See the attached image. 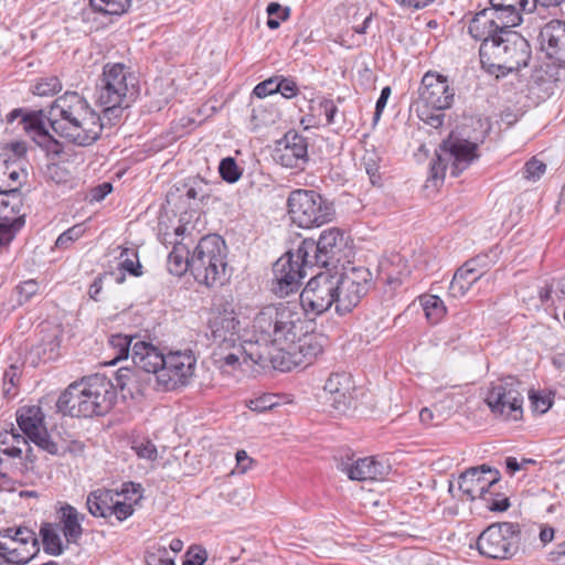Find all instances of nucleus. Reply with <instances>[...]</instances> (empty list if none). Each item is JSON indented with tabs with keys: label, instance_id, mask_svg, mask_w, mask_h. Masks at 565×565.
<instances>
[{
	"label": "nucleus",
	"instance_id": "f257e3e1",
	"mask_svg": "<svg viewBox=\"0 0 565 565\" xmlns=\"http://www.w3.org/2000/svg\"><path fill=\"white\" fill-rule=\"evenodd\" d=\"M352 254L350 236L338 227L324 230L318 241L305 238L297 249L286 252L273 266L271 291L279 298L299 290L307 267H337Z\"/></svg>",
	"mask_w": 565,
	"mask_h": 565
},
{
	"label": "nucleus",
	"instance_id": "f03ea898",
	"mask_svg": "<svg viewBox=\"0 0 565 565\" xmlns=\"http://www.w3.org/2000/svg\"><path fill=\"white\" fill-rule=\"evenodd\" d=\"M245 345L241 343V321L232 294L214 303V366L223 376L236 377L242 373V356L244 362L250 360Z\"/></svg>",
	"mask_w": 565,
	"mask_h": 565
},
{
	"label": "nucleus",
	"instance_id": "7ed1b4c3",
	"mask_svg": "<svg viewBox=\"0 0 565 565\" xmlns=\"http://www.w3.org/2000/svg\"><path fill=\"white\" fill-rule=\"evenodd\" d=\"M301 312L296 305L279 303L263 307L253 319L249 349L279 353L302 331Z\"/></svg>",
	"mask_w": 565,
	"mask_h": 565
},
{
	"label": "nucleus",
	"instance_id": "20e7f679",
	"mask_svg": "<svg viewBox=\"0 0 565 565\" xmlns=\"http://www.w3.org/2000/svg\"><path fill=\"white\" fill-rule=\"evenodd\" d=\"M116 399L111 380L94 374L68 385L58 397L57 408L72 417L103 416L113 408Z\"/></svg>",
	"mask_w": 565,
	"mask_h": 565
},
{
	"label": "nucleus",
	"instance_id": "39448f33",
	"mask_svg": "<svg viewBox=\"0 0 565 565\" xmlns=\"http://www.w3.org/2000/svg\"><path fill=\"white\" fill-rule=\"evenodd\" d=\"M479 55L482 67L488 73L499 76V73L505 75L527 66L532 50L525 38L508 30L494 40L481 43Z\"/></svg>",
	"mask_w": 565,
	"mask_h": 565
},
{
	"label": "nucleus",
	"instance_id": "423d86ee",
	"mask_svg": "<svg viewBox=\"0 0 565 565\" xmlns=\"http://www.w3.org/2000/svg\"><path fill=\"white\" fill-rule=\"evenodd\" d=\"M323 341L322 335L305 331V326H302V331L297 334V338L291 339L290 343H287L279 353L262 352L254 350L253 347L246 353L254 364L264 369L270 366L281 372H288L294 367L311 364L322 353Z\"/></svg>",
	"mask_w": 565,
	"mask_h": 565
},
{
	"label": "nucleus",
	"instance_id": "0eeeda50",
	"mask_svg": "<svg viewBox=\"0 0 565 565\" xmlns=\"http://www.w3.org/2000/svg\"><path fill=\"white\" fill-rule=\"evenodd\" d=\"M134 76L122 63H107L96 86V103L107 124L115 125L128 107V94L135 88Z\"/></svg>",
	"mask_w": 565,
	"mask_h": 565
},
{
	"label": "nucleus",
	"instance_id": "6e6552de",
	"mask_svg": "<svg viewBox=\"0 0 565 565\" xmlns=\"http://www.w3.org/2000/svg\"><path fill=\"white\" fill-rule=\"evenodd\" d=\"M337 287V313L351 312L365 297L372 286V273L363 266L343 267L341 273L332 274Z\"/></svg>",
	"mask_w": 565,
	"mask_h": 565
},
{
	"label": "nucleus",
	"instance_id": "1a4fd4ad",
	"mask_svg": "<svg viewBox=\"0 0 565 565\" xmlns=\"http://www.w3.org/2000/svg\"><path fill=\"white\" fill-rule=\"evenodd\" d=\"M291 222L301 228L320 226L330 221L333 207L312 190H296L288 198Z\"/></svg>",
	"mask_w": 565,
	"mask_h": 565
},
{
	"label": "nucleus",
	"instance_id": "9d476101",
	"mask_svg": "<svg viewBox=\"0 0 565 565\" xmlns=\"http://www.w3.org/2000/svg\"><path fill=\"white\" fill-rule=\"evenodd\" d=\"M522 531L519 523H493L477 540L479 553L489 558L508 559L518 553Z\"/></svg>",
	"mask_w": 565,
	"mask_h": 565
},
{
	"label": "nucleus",
	"instance_id": "9b49d317",
	"mask_svg": "<svg viewBox=\"0 0 565 565\" xmlns=\"http://www.w3.org/2000/svg\"><path fill=\"white\" fill-rule=\"evenodd\" d=\"M209 245L210 236H203L191 258L188 257L189 250L184 245H175L168 256L169 273L180 277L190 269L194 279L209 288V269L212 267V249Z\"/></svg>",
	"mask_w": 565,
	"mask_h": 565
},
{
	"label": "nucleus",
	"instance_id": "f8f14e48",
	"mask_svg": "<svg viewBox=\"0 0 565 565\" xmlns=\"http://www.w3.org/2000/svg\"><path fill=\"white\" fill-rule=\"evenodd\" d=\"M486 403L495 416L519 420L523 414L521 382L514 376H507L491 383Z\"/></svg>",
	"mask_w": 565,
	"mask_h": 565
},
{
	"label": "nucleus",
	"instance_id": "ddd939ff",
	"mask_svg": "<svg viewBox=\"0 0 565 565\" xmlns=\"http://www.w3.org/2000/svg\"><path fill=\"white\" fill-rule=\"evenodd\" d=\"M300 306L307 317H317L337 307V287L332 274L324 271L313 276L300 292Z\"/></svg>",
	"mask_w": 565,
	"mask_h": 565
},
{
	"label": "nucleus",
	"instance_id": "4468645a",
	"mask_svg": "<svg viewBox=\"0 0 565 565\" xmlns=\"http://www.w3.org/2000/svg\"><path fill=\"white\" fill-rule=\"evenodd\" d=\"M0 552L13 565L26 564L39 552V539L35 532L26 526L1 530Z\"/></svg>",
	"mask_w": 565,
	"mask_h": 565
},
{
	"label": "nucleus",
	"instance_id": "2eb2a0df",
	"mask_svg": "<svg viewBox=\"0 0 565 565\" xmlns=\"http://www.w3.org/2000/svg\"><path fill=\"white\" fill-rule=\"evenodd\" d=\"M195 358L191 352L175 351L166 354L159 370L156 386L161 391H172L188 384L193 375Z\"/></svg>",
	"mask_w": 565,
	"mask_h": 565
},
{
	"label": "nucleus",
	"instance_id": "dca6fc26",
	"mask_svg": "<svg viewBox=\"0 0 565 565\" xmlns=\"http://www.w3.org/2000/svg\"><path fill=\"white\" fill-rule=\"evenodd\" d=\"M90 108L88 102L78 93L66 92L53 102L44 120L46 119L54 132L60 135L62 129L76 122Z\"/></svg>",
	"mask_w": 565,
	"mask_h": 565
},
{
	"label": "nucleus",
	"instance_id": "f3484780",
	"mask_svg": "<svg viewBox=\"0 0 565 565\" xmlns=\"http://www.w3.org/2000/svg\"><path fill=\"white\" fill-rule=\"evenodd\" d=\"M455 89L447 76L437 72H427L418 88V99L415 104L431 106L435 110H445L451 107Z\"/></svg>",
	"mask_w": 565,
	"mask_h": 565
},
{
	"label": "nucleus",
	"instance_id": "a211bd4d",
	"mask_svg": "<svg viewBox=\"0 0 565 565\" xmlns=\"http://www.w3.org/2000/svg\"><path fill=\"white\" fill-rule=\"evenodd\" d=\"M17 423L20 429L39 448L55 455L58 450L57 445L51 439L44 424V414L42 408L36 405L23 406L17 412Z\"/></svg>",
	"mask_w": 565,
	"mask_h": 565
},
{
	"label": "nucleus",
	"instance_id": "6ab92c4d",
	"mask_svg": "<svg viewBox=\"0 0 565 565\" xmlns=\"http://www.w3.org/2000/svg\"><path fill=\"white\" fill-rule=\"evenodd\" d=\"M500 479L501 473L498 469L483 463L461 472L458 477V486L468 500L475 501L486 498L487 492L493 489Z\"/></svg>",
	"mask_w": 565,
	"mask_h": 565
},
{
	"label": "nucleus",
	"instance_id": "aec40b11",
	"mask_svg": "<svg viewBox=\"0 0 565 565\" xmlns=\"http://www.w3.org/2000/svg\"><path fill=\"white\" fill-rule=\"evenodd\" d=\"M478 140V138H476ZM443 151L449 163L445 168L451 177H456L463 171L478 158V141H471L466 138L450 134L443 142Z\"/></svg>",
	"mask_w": 565,
	"mask_h": 565
},
{
	"label": "nucleus",
	"instance_id": "412c9836",
	"mask_svg": "<svg viewBox=\"0 0 565 565\" xmlns=\"http://www.w3.org/2000/svg\"><path fill=\"white\" fill-rule=\"evenodd\" d=\"M107 122L104 115L100 117L93 108L82 115L76 122L62 129L60 136L78 146H89L100 136L102 130Z\"/></svg>",
	"mask_w": 565,
	"mask_h": 565
},
{
	"label": "nucleus",
	"instance_id": "4be33fe9",
	"mask_svg": "<svg viewBox=\"0 0 565 565\" xmlns=\"http://www.w3.org/2000/svg\"><path fill=\"white\" fill-rule=\"evenodd\" d=\"M326 402L338 413H345L352 404L353 382L351 375L332 373L323 386Z\"/></svg>",
	"mask_w": 565,
	"mask_h": 565
},
{
	"label": "nucleus",
	"instance_id": "5701e85b",
	"mask_svg": "<svg viewBox=\"0 0 565 565\" xmlns=\"http://www.w3.org/2000/svg\"><path fill=\"white\" fill-rule=\"evenodd\" d=\"M338 469L349 479L356 481L382 480L390 471V466L374 457L359 458L353 462L341 461Z\"/></svg>",
	"mask_w": 565,
	"mask_h": 565
},
{
	"label": "nucleus",
	"instance_id": "b1692460",
	"mask_svg": "<svg viewBox=\"0 0 565 565\" xmlns=\"http://www.w3.org/2000/svg\"><path fill=\"white\" fill-rule=\"evenodd\" d=\"M21 124L23 129L47 154L58 156L63 151L62 143L54 139L45 127L43 110L24 114Z\"/></svg>",
	"mask_w": 565,
	"mask_h": 565
},
{
	"label": "nucleus",
	"instance_id": "393cba45",
	"mask_svg": "<svg viewBox=\"0 0 565 565\" xmlns=\"http://www.w3.org/2000/svg\"><path fill=\"white\" fill-rule=\"evenodd\" d=\"M163 354L157 347L150 342L136 340L132 344L131 359L134 365L141 370L145 374L157 380L159 370L164 362Z\"/></svg>",
	"mask_w": 565,
	"mask_h": 565
},
{
	"label": "nucleus",
	"instance_id": "a878e982",
	"mask_svg": "<svg viewBox=\"0 0 565 565\" xmlns=\"http://www.w3.org/2000/svg\"><path fill=\"white\" fill-rule=\"evenodd\" d=\"M541 45L546 54L565 65V22L552 20L540 32Z\"/></svg>",
	"mask_w": 565,
	"mask_h": 565
},
{
	"label": "nucleus",
	"instance_id": "bb28decb",
	"mask_svg": "<svg viewBox=\"0 0 565 565\" xmlns=\"http://www.w3.org/2000/svg\"><path fill=\"white\" fill-rule=\"evenodd\" d=\"M62 337L61 324L43 323L40 341L32 348L31 353L43 362L55 361L61 355Z\"/></svg>",
	"mask_w": 565,
	"mask_h": 565
},
{
	"label": "nucleus",
	"instance_id": "cd10ccee",
	"mask_svg": "<svg viewBox=\"0 0 565 565\" xmlns=\"http://www.w3.org/2000/svg\"><path fill=\"white\" fill-rule=\"evenodd\" d=\"M150 376L135 367H120L115 373V388L118 387L131 398L143 394L150 383Z\"/></svg>",
	"mask_w": 565,
	"mask_h": 565
},
{
	"label": "nucleus",
	"instance_id": "c85d7f7f",
	"mask_svg": "<svg viewBox=\"0 0 565 565\" xmlns=\"http://www.w3.org/2000/svg\"><path fill=\"white\" fill-rule=\"evenodd\" d=\"M469 34L477 41L486 43L492 41L503 32V28L498 24L493 13L488 8L477 12L468 24Z\"/></svg>",
	"mask_w": 565,
	"mask_h": 565
},
{
	"label": "nucleus",
	"instance_id": "c756f323",
	"mask_svg": "<svg viewBox=\"0 0 565 565\" xmlns=\"http://www.w3.org/2000/svg\"><path fill=\"white\" fill-rule=\"evenodd\" d=\"M286 143L277 150V161L287 168H299L306 162L307 143L305 139L297 134H287Z\"/></svg>",
	"mask_w": 565,
	"mask_h": 565
},
{
	"label": "nucleus",
	"instance_id": "7c9ffc66",
	"mask_svg": "<svg viewBox=\"0 0 565 565\" xmlns=\"http://www.w3.org/2000/svg\"><path fill=\"white\" fill-rule=\"evenodd\" d=\"M58 529L63 532L67 543H77L83 534V515L71 504H63L57 510Z\"/></svg>",
	"mask_w": 565,
	"mask_h": 565
},
{
	"label": "nucleus",
	"instance_id": "2f4dec72",
	"mask_svg": "<svg viewBox=\"0 0 565 565\" xmlns=\"http://www.w3.org/2000/svg\"><path fill=\"white\" fill-rule=\"evenodd\" d=\"M482 277V268L475 267L473 262H466L454 275L449 292L454 297L465 296Z\"/></svg>",
	"mask_w": 565,
	"mask_h": 565
},
{
	"label": "nucleus",
	"instance_id": "473e14b6",
	"mask_svg": "<svg viewBox=\"0 0 565 565\" xmlns=\"http://www.w3.org/2000/svg\"><path fill=\"white\" fill-rule=\"evenodd\" d=\"M26 446V438L15 433L12 428L11 430L0 431V473L2 472L4 467V459L2 456H6L8 459H22V448Z\"/></svg>",
	"mask_w": 565,
	"mask_h": 565
},
{
	"label": "nucleus",
	"instance_id": "72a5a7b5",
	"mask_svg": "<svg viewBox=\"0 0 565 565\" xmlns=\"http://www.w3.org/2000/svg\"><path fill=\"white\" fill-rule=\"evenodd\" d=\"M214 249H216L217 254L214 253V285L217 282L221 287L226 286L234 273L232 266L228 265L227 257V247L225 245V241L222 236L214 233Z\"/></svg>",
	"mask_w": 565,
	"mask_h": 565
},
{
	"label": "nucleus",
	"instance_id": "f704fd0d",
	"mask_svg": "<svg viewBox=\"0 0 565 565\" xmlns=\"http://www.w3.org/2000/svg\"><path fill=\"white\" fill-rule=\"evenodd\" d=\"M489 3L490 6L487 8L493 13L494 19L503 28V31L511 30L524 22V15L515 8H511L508 3L503 2V0H490Z\"/></svg>",
	"mask_w": 565,
	"mask_h": 565
},
{
	"label": "nucleus",
	"instance_id": "c9c22d12",
	"mask_svg": "<svg viewBox=\"0 0 565 565\" xmlns=\"http://www.w3.org/2000/svg\"><path fill=\"white\" fill-rule=\"evenodd\" d=\"M115 498H119V493L97 489L88 494L86 505L92 515L96 518H108L111 515V507Z\"/></svg>",
	"mask_w": 565,
	"mask_h": 565
},
{
	"label": "nucleus",
	"instance_id": "e433bc0d",
	"mask_svg": "<svg viewBox=\"0 0 565 565\" xmlns=\"http://www.w3.org/2000/svg\"><path fill=\"white\" fill-rule=\"evenodd\" d=\"M58 525L52 523H43L40 529L43 547L46 553L60 555L64 551V545L60 536Z\"/></svg>",
	"mask_w": 565,
	"mask_h": 565
},
{
	"label": "nucleus",
	"instance_id": "4c0bfd02",
	"mask_svg": "<svg viewBox=\"0 0 565 565\" xmlns=\"http://www.w3.org/2000/svg\"><path fill=\"white\" fill-rule=\"evenodd\" d=\"M25 224V214L10 217L0 216V247L8 246Z\"/></svg>",
	"mask_w": 565,
	"mask_h": 565
},
{
	"label": "nucleus",
	"instance_id": "58836bf2",
	"mask_svg": "<svg viewBox=\"0 0 565 565\" xmlns=\"http://www.w3.org/2000/svg\"><path fill=\"white\" fill-rule=\"evenodd\" d=\"M420 305L424 309L427 320L431 324L438 323L446 315L444 301L435 295H425L420 297Z\"/></svg>",
	"mask_w": 565,
	"mask_h": 565
},
{
	"label": "nucleus",
	"instance_id": "ea45409f",
	"mask_svg": "<svg viewBox=\"0 0 565 565\" xmlns=\"http://www.w3.org/2000/svg\"><path fill=\"white\" fill-rule=\"evenodd\" d=\"M131 0H89L95 11L105 14H122L130 7Z\"/></svg>",
	"mask_w": 565,
	"mask_h": 565
},
{
	"label": "nucleus",
	"instance_id": "a19ab883",
	"mask_svg": "<svg viewBox=\"0 0 565 565\" xmlns=\"http://www.w3.org/2000/svg\"><path fill=\"white\" fill-rule=\"evenodd\" d=\"M415 110L419 119L433 128H439L444 124L445 115L443 110H435L431 106L415 104Z\"/></svg>",
	"mask_w": 565,
	"mask_h": 565
},
{
	"label": "nucleus",
	"instance_id": "79ce46f5",
	"mask_svg": "<svg viewBox=\"0 0 565 565\" xmlns=\"http://www.w3.org/2000/svg\"><path fill=\"white\" fill-rule=\"evenodd\" d=\"M121 262L119 263V269L127 271L136 277L141 276V264L138 259L137 253L129 248H122L120 253Z\"/></svg>",
	"mask_w": 565,
	"mask_h": 565
},
{
	"label": "nucleus",
	"instance_id": "37998d69",
	"mask_svg": "<svg viewBox=\"0 0 565 565\" xmlns=\"http://www.w3.org/2000/svg\"><path fill=\"white\" fill-rule=\"evenodd\" d=\"M486 498H480L486 508L493 512H504L510 508V500L504 494L490 489Z\"/></svg>",
	"mask_w": 565,
	"mask_h": 565
},
{
	"label": "nucleus",
	"instance_id": "c03bdc74",
	"mask_svg": "<svg viewBox=\"0 0 565 565\" xmlns=\"http://www.w3.org/2000/svg\"><path fill=\"white\" fill-rule=\"evenodd\" d=\"M266 12L268 14L267 26L270 30L279 28L280 22L289 18L290 8H282L278 2H270L267 6Z\"/></svg>",
	"mask_w": 565,
	"mask_h": 565
},
{
	"label": "nucleus",
	"instance_id": "a18cd8bd",
	"mask_svg": "<svg viewBox=\"0 0 565 565\" xmlns=\"http://www.w3.org/2000/svg\"><path fill=\"white\" fill-rule=\"evenodd\" d=\"M62 89V84L56 76L40 78L33 88V94L38 96H52Z\"/></svg>",
	"mask_w": 565,
	"mask_h": 565
},
{
	"label": "nucleus",
	"instance_id": "49530a36",
	"mask_svg": "<svg viewBox=\"0 0 565 565\" xmlns=\"http://www.w3.org/2000/svg\"><path fill=\"white\" fill-rule=\"evenodd\" d=\"M134 340H136V338L124 334H114L110 337L109 343L113 349L117 351L116 360L128 358Z\"/></svg>",
	"mask_w": 565,
	"mask_h": 565
},
{
	"label": "nucleus",
	"instance_id": "de8ad7c7",
	"mask_svg": "<svg viewBox=\"0 0 565 565\" xmlns=\"http://www.w3.org/2000/svg\"><path fill=\"white\" fill-rule=\"evenodd\" d=\"M9 171H2V177H20V174L29 175L32 172V167L24 158L9 157Z\"/></svg>",
	"mask_w": 565,
	"mask_h": 565
},
{
	"label": "nucleus",
	"instance_id": "09e8293b",
	"mask_svg": "<svg viewBox=\"0 0 565 565\" xmlns=\"http://www.w3.org/2000/svg\"><path fill=\"white\" fill-rule=\"evenodd\" d=\"M85 232L82 224H76L63 232L56 239L55 245L58 248H66L71 243L78 239Z\"/></svg>",
	"mask_w": 565,
	"mask_h": 565
},
{
	"label": "nucleus",
	"instance_id": "8fccbe9b",
	"mask_svg": "<svg viewBox=\"0 0 565 565\" xmlns=\"http://www.w3.org/2000/svg\"><path fill=\"white\" fill-rule=\"evenodd\" d=\"M29 440L30 439H26L25 448H22V462H20V466L17 467L22 476H26L28 473L33 472L35 468L36 456L33 454Z\"/></svg>",
	"mask_w": 565,
	"mask_h": 565
},
{
	"label": "nucleus",
	"instance_id": "3c124183",
	"mask_svg": "<svg viewBox=\"0 0 565 565\" xmlns=\"http://www.w3.org/2000/svg\"><path fill=\"white\" fill-rule=\"evenodd\" d=\"M146 561L148 565H174V561L169 557L168 550L161 546L148 553Z\"/></svg>",
	"mask_w": 565,
	"mask_h": 565
},
{
	"label": "nucleus",
	"instance_id": "603ef678",
	"mask_svg": "<svg viewBox=\"0 0 565 565\" xmlns=\"http://www.w3.org/2000/svg\"><path fill=\"white\" fill-rule=\"evenodd\" d=\"M39 290V284L34 279H29L21 282L17 287L19 294V303L29 301Z\"/></svg>",
	"mask_w": 565,
	"mask_h": 565
},
{
	"label": "nucleus",
	"instance_id": "864d4df0",
	"mask_svg": "<svg viewBox=\"0 0 565 565\" xmlns=\"http://www.w3.org/2000/svg\"><path fill=\"white\" fill-rule=\"evenodd\" d=\"M206 558V551L200 546L194 545L186 551L183 565H203Z\"/></svg>",
	"mask_w": 565,
	"mask_h": 565
},
{
	"label": "nucleus",
	"instance_id": "5fc2aeb1",
	"mask_svg": "<svg viewBox=\"0 0 565 565\" xmlns=\"http://www.w3.org/2000/svg\"><path fill=\"white\" fill-rule=\"evenodd\" d=\"M361 166L369 177H375L380 172L379 157L373 151H366L363 154Z\"/></svg>",
	"mask_w": 565,
	"mask_h": 565
},
{
	"label": "nucleus",
	"instance_id": "6e6d98bb",
	"mask_svg": "<svg viewBox=\"0 0 565 565\" xmlns=\"http://www.w3.org/2000/svg\"><path fill=\"white\" fill-rule=\"evenodd\" d=\"M132 448L140 458L154 460L157 458V448L150 440L135 443Z\"/></svg>",
	"mask_w": 565,
	"mask_h": 565
},
{
	"label": "nucleus",
	"instance_id": "4d7b16f0",
	"mask_svg": "<svg viewBox=\"0 0 565 565\" xmlns=\"http://www.w3.org/2000/svg\"><path fill=\"white\" fill-rule=\"evenodd\" d=\"M546 163L536 156L532 157L524 166L525 177H541L546 172Z\"/></svg>",
	"mask_w": 565,
	"mask_h": 565
},
{
	"label": "nucleus",
	"instance_id": "13d9d810",
	"mask_svg": "<svg viewBox=\"0 0 565 565\" xmlns=\"http://www.w3.org/2000/svg\"><path fill=\"white\" fill-rule=\"evenodd\" d=\"M277 93H280L285 98H292L298 94V87L294 79L277 76Z\"/></svg>",
	"mask_w": 565,
	"mask_h": 565
},
{
	"label": "nucleus",
	"instance_id": "bf43d9fd",
	"mask_svg": "<svg viewBox=\"0 0 565 565\" xmlns=\"http://www.w3.org/2000/svg\"><path fill=\"white\" fill-rule=\"evenodd\" d=\"M277 89L279 86H277V76H275L257 84L253 92L257 97L263 98L277 93Z\"/></svg>",
	"mask_w": 565,
	"mask_h": 565
},
{
	"label": "nucleus",
	"instance_id": "052dcab7",
	"mask_svg": "<svg viewBox=\"0 0 565 565\" xmlns=\"http://www.w3.org/2000/svg\"><path fill=\"white\" fill-rule=\"evenodd\" d=\"M20 379L19 369L14 365H11L8 370H6L3 374V393L4 395L12 394L11 391L17 386V383Z\"/></svg>",
	"mask_w": 565,
	"mask_h": 565
},
{
	"label": "nucleus",
	"instance_id": "680f3d73",
	"mask_svg": "<svg viewBox=\"0 0 565 565\" xmlns=\"http://www.w3.org/2000/svg\"><path fill=\"white\" fill-rule=\"evenodd\" d=\"M113 191V184L109 182H104L97 186L90 189L89 193L86 195V200L89 203L100 202Z\"/></svg>",
	"mask_w": 565,
	"mask_h": 565
},
{
	"label": "nucleus",
	"instance_id": "e2e57ef3",
	"mask_svg": "<svg viewBox=\"0 0 565 565\" xmlns=\"http://www.w3.org/2000/svg\"><path fill=\"white\" fill-rule=\"evenodd\" d=\"M134 513V507L130 503L122 502L114 499L111 507V515H115L118 521H124Z\"/></svg>",
	"mask_w": 565,
	"mask_h": 565
},
{
	"label": "nucleus",
	"instance_id": "0e129e2a",
	"mask_svg": "<svg viewBox=\"0 0 565 565\" xmlns=\"http://www.w3.org/2000/svg\"><path fill=\"white\" fill-rule=\"evenodd\" d=\"M530 399L534 411L539 412L540 414L546 413L553 404L552 397L550 395L542 396L537 393H532L530 395Z\"/></svg>",
	"mask_w": 565,
	"mask_h": 565
},
{
	"label": "nucleus",
	"instance_id": "69168bd1",
	"mask_svg": "<svg viewBox=\"0 0 565 565\" xmlns=\"http://www.w3.org/2000/svg\"><path fill=\"white\" fill-rule=\"evenodd\" d=\"M220 177H241L242 171L238 170L235 160L232 157L224 158L218 166Z\"/></svg>",
	"mask_w": 565,
	"mask_h": 565
},
{
	"label": "nucleus",
	"instance_id": "338daca9",
	"mask_svg": "<svg viewBox=\"0 0 565 565\" xmlns=\"http://www.w3.org/2000/svg\"><path fill=\"white\" fill-rule=\"evenodd\" d=\"M235 469L231 471V473H245L254 463V459L250 458L245 450H238L235 454Z\"/></svg>",
	"mask_w": 565,
	"mask_h": 565
},
{
	"label": "nucleus",
	"instance_id": "774afa93",
	"mask_svg": "<svg viewBox=\"0 0 565 565\" xmlns=\"http://www.w3.org/2000/svg\"><path fill=\"white\" fill-rule=\"evenodd\" d=\"M391 87L390 86H385L382 90H381V95L376 102V105H375V111H374V116H373V122L374 124H377V121L380 120L381 118V115L387 104V99L388 97L391 96Z\"/></svg>",
	"mask_w": 565,
	"mask_h": 565
}]
</instances>
